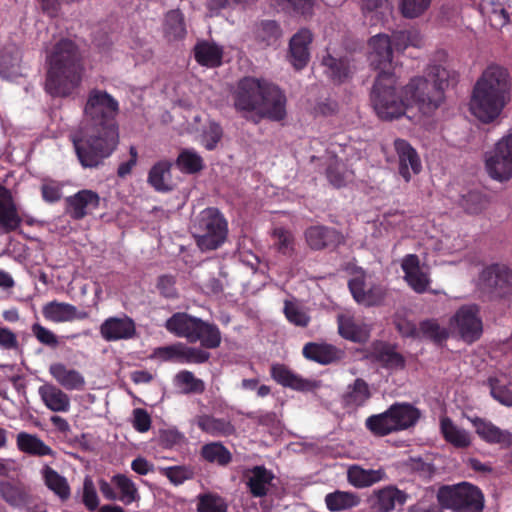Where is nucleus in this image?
I'll return each instance as SVG.
<instances>
[{"instance_id":"f257e3e1","label":"nucleus","mask_w":512,"mask_h":512,"mask_svg":"<svg viewBox=\"0 0 512 512\" xmlns=\"http://www.w3.org/2000/svg\"><path fill=\"white\" fill-rule=\"evenodd\" d=\"M368 45L370 65L379 71L371 92V102L379 118L393 120L404 115L411 118L407 112L414 106L423 115H431L439 108L450 77L446 68L434 66L431 69L433 82L425 77H414L397 92L396 77L392 72L391 38L386 34H378L370 38Z\"/></svg>"},{"instance_id":"f03ea898","label":"nucleus","mask_w":512,"mask_h":512,"mask_svg":"<svg viewBox=\"0 0 512 512\" xmlns=\"http://www.w3.org/2000/svg\"><path fill=\"white\" fill-rule=\"evenodd\" d=\"M118 112L119 103L108 92L96 88L89 91L84 119L70 136L83 168L98 167L116 150L119 144Z\"/></svg>"},{"instance_id":"7ed1b4c3","label":"nucleus","mask_w":512,"mask_h":512,"mask_svg":"<svg viewBox=\"0 0 512 512\" xmlns=\"http://www.w3.org/2000/svg\"><path fill=\"white\" fill-rule=\"evenodd\" d=\"M512 99V76L503 65L489 64L476 79L470 94L469 111L481 123L491 124Z\"/></svg>"},{"instance_id":"20e7f679","label":"nucleus","mask_w":512,"mask_h":512,"mask_svg":"<svg viewBox=\"0 0 512 512\" xmlns=\"http://www.w3.org/2000/svg\"><path fill=\"white\" fill-rule=\"evenodd\" d=\"M237 112L254 123L261 119L281 121L286 116V96L275 85L254 77H243L232 92Z\"/></svg>"},{"instance_id":"39448f33","label":"nucleus","mask_w":512,"mask_h":512,"mask_svg":"<svg viewBox=\"0 0 512 512\" xmlns=\"http://www.w3.org/2000/svg\"><path fill=\"white\" fill-rule=\"evenodd\" d=\"M46 63L45 92L53 98L72 96L80 87L85 70L76 43L67 38L59 40L47 55Z\"/></svg>"},{"instance_id":"423d86ee","label":"nucleus","mask_w":512,"mask_h":512,"mask_svg":"<svg viewBox=\"0 0 512 512\" xmlns=\"http://www.w3.org/2000/svg\"><path fill=\"white\" fill-rule=\"evenodd\" d=\"M165 328L189 343L200 341L205 349H215L221 344V333L215 324L203 321L185 312L174 313L165 323Z\"/></svg>"},{"instance_id":"0eeeda50","label":"nucleus","mask_w":512,"mask_h":512,"mask_svg":"<svg viewBox=\"0 0 512 512\" xmlns=\"http://www.w3.org/2000/svg\"><path fill=\"white\" fill-rule=\"evenodd\" d=\"M420 411L410 403H394L386 411L373 414L365 420L366 429L376 437L403 431L415 426Z\"/></svg>"},{"instance_id":"6e6552de","label":"nucleus","mask_w":512,"mask_h":512,"mask_svg":"<svg viewBox=\"0 0 512 512\" xmlns=\"http://www.w3.org/2000/svg\"><path fill=\"white\" fill-rule=\"evenodd\" d=\"M194 229L196 244L201 251L218 249L228 236V222L215 207H208L199 213Z\"/></svg>"},{"instance_id":"1a4fd4ad","label":"nucleus","mask_w":512,"mask_h":512,"mask_svg":"<svg viewBox=\"0 0 512 512\" xmlns=\"http://www.w3.org/2000/svg\"><path fill=\"white\" fill-rule=\"evenodd\" d=\"M437 501L442 509H451L456 512H481L484 507L481 490L467 482L440 487L437 492Z\"/></svg>"},{"instance_id":"9d476101","label":"nucleus","mask_w":512,"mask_h":512,"mask_svg":"<svg viewBox=\"0 0 512 512\" xmlns=\"http://www.w3.org/2000/svg\"><path fill=\"white\" fill-rule=\"evenodd\" d=\"M485 166L488 175L504 183L512 179V133L503 136L487 155Z\"/></svg>"},{"instance_id":"9b49d317","label":"nucleus","mask_w":512,"mask_h":512,"mask_svg":"<svg viewBox=\"0 0 512 512\" xmlns=\"http://www.w3.org/2000/svg\"><path fill=\"white\" fill-rule=\"evenodd\" d=\"M450 326L466 343L479 340L483 333L479 306L476 304L462 305L450 319Z\"/></svg>"},{"instance_id":"f8f14e48","label":"nucleus","mask_w":512,"mask_h":512,"mask_svg":"<svg viewBox=\"0 0 512 512\" xmlns=\"http://www.w3.org/2000/svg\"><path fill=\"white\" fill-rule=\"evenodd\" d=\"M305 240L309 248L315 251L335 249L345 242V237L334 227L314 225L304 232Z\"/></svg>"},{"instance_id":"ddd939ff","label":"nucleus","mask_w":512,"mask_h":512,"mask_svg":"<svg viewBox=\"0 0 512 512\" xmlns=\"http://www.w3.org/2000/svg\"><path fill=\"white\" fill-rule=\"evenodd\" d=\"M100 334L108 342L132 339L137 334L136 324L126 314L108 317L100 325Z\"/></svg>"},{"instance_id":"4468645a","label":"nucleus","mask_w":512,"mask_h":512,"mask_svg":"<svg viewBox=\"0 0 512 512\" xmlns=\"http://www.w3.org/2000/svg\"><path fill=\"white\" fill-rule=\"evenodd\" d=\"M23 222L12 192L0 184V234L18 230Z\"/></svg>"},{"instance_id":"2eb2a0df","label":"nucleus","mask_w":512,"mask_h":512,"mask_svg":"<svg viewBox=\"0 0 512 512\" xmlns=\"http://www.w3.org/2000/svg\"><path fill=\"white\" fill-rule=\"evenodd\" d=\"M481 284L499 296L507 294L512 286V272L509 268L499 264H492L480 274Z\"/></svg>"},{"instance_id":"dca6fc26","label":"nucleus","mask_w":512,"mask_h":512,"mask_svg":"<svg viewBox=\"0 0 512 512\" xmlns=\"http://www.w3.org/2000/svg\"><path fill=\"white\" fill-rule=\"evenodd\" d=\"M66 212L74 220H81L99 208V195L88 189H83L66 198Z\"/></svg>"},{"instance_id":"f3484780","label":"nucleus","mask_w":512,"mask_h":512,"mask_svg":"<svg viewBox=\"0 0 512 512\" xmlns=\"http://www.w3.org/2000/svg\"><path fill=\"white\" fill-rule=\"evenodd\" d=\"M274 478L273 472L264 465H257L243 471L244 483L253 498L266 497Z\"/></svg>"},{"instance_id":"a211bd4d","label":"nucleus","mask_w":512,"mask_h":512,"mask_svg":"<svg viewBox=\"0 0 512 512\" xmlns=\"http://www.w3.org/2000/svg\"><path fill=\"white\" fill-rule=\"evenodd\" d=\"M394 148L399 159V174L405 182H409L412 175L419 174L422 169L417 151L404 139H396Z\"/></svg>"},{"instance_id":"6ab92c4d","label":"nucleus","mask_w":512,"mask_h":512,"mask_svg":"<svg viewBox=\"0 0 512 512\" xmlns=\"http://www.w3.org/2000/svg\"><path fill=\"white\" fill-rule=\"evenodd\" d=\"M43 317L54 323L73 322L75 320H84L89 317L85 310H79L76 306L57 300L46 303L42 308Z\"/></svg>"},{"instance_id":"aec40b11","label":"nucleus","mask_w":512,"mask_h":512,"mask_svg":"<svg viewBox=\"0 0 512 512\" xmlns=\"http://www.w3.org/2000/svg\"><path fill=\"white\" fill-rule=\"evenodd\" d=\"M313 35L308 29H300L289 42L288 58L296 70L303 69L310 60L309 46Z\"/></svg>"},{"instance_id":"412c9836","label":"nucleus","mask_w":512,"mask_h":512,"mask_svg":"<svg viewBox=\"0 0 512 512\" xmlns=\"http://www.w3.org/2000/svg\"><path fill=\"white\" fill-rule=\"evenodd\" d=\"M401 268L405 274L404 279L408 285L417 293H424L430 279L426 272L420 268V261L416 254L406 255L401 263Z\"/></svg>"},{"instance_id":"4be33fe9","label":"nucleus","mask_w":512,"mask_h":512,"mask_svg":"<svg viewBox=\"0 0 512 512\" xmlns=\"http://www.w3.org/2000/svg\"><path fill=\"white\" fill-rule=\"evenodd\" d=\"M408 497L406 492L389 485L374 491L372 507L377 512H391L396 509L397 506L402 507Z\"/></svg>"},{"instance_id":"5701e85b","label":"nucleus","mask_w":512,"mask_h":512,"mask_svg":"<svg viewBox=\"0 0 512 512\" xmlns=\"http://www.w3.org/2000/svg\"><path fill=\"white\" fill-rule=\"evenodd\" d=\"M371 361L381 364L385 369H403L405 358L386 342L377 341L372 344L368 356Z\"/></svg>"},{"instance_id":"b1692460","label":"nucleus","mask_w":512,"mask_h":512,"mask_svg":"<svg viewBox=\"0 0 512 512\" xmlns=\"http://www.w3.org/2000/svg\"><path fill=\"white\" fill-rule=\"evenodd\" d=\"M325 74L334 84H342L352 78L356 68L348 57L336 58L327 54L322 59Z\"/></svg>"},{"instance_id":"393cba45","label":"nucleus","mask_w":512,"mask_h":512,"mask_svg":"<svg viewBox=\"0 0 512 512\" xmlns=\"http://www.w3.org/2000/svg\"><path fill=\"white\" fill-rule=\"evenodd\" d=\"M473 426L478 436L489 444H498L503 448H509L512 445V434L507 430H502L492 422L476 417L472 420Z\"/></svg>"},{"instance_id":"a878e982","label":"nucleus","mask_w":512,"mask_h":512,"mask_svg":"<svg viewBox=\"0 0 512 512\" xmlns=\"http://www.w3.org/2000/svg\"><path fill=\"white\" fill-rule=\"evenodd\" d=\"M197 427L212 437H230L235 435L236 427L228 418H217L211 414H201L195 418Z\"/></svg>"},{"instance_id":"bb28decb","label":"nucleus","mask_w":512,"mask_h":512,"mask_svg":"<svg viewBox=\"0 0 512 512\" xmlns=\"http://www.w3.org/2000/svg\"><path fill=\"white\" fill-rule=\"evenodd\" d=\"M271 378L279 385L296 391H308L312 388L309 380L294 373L288 366L274 363L270 368Z\"/></svg>"},{"instance_id":"cd10ccee","label":"nucleus","mask_w":512,"mask_h":512,"mask_svg":"<svg viewBox=\"0 0 512 512\" xmlns=\"http://www.w3.org/2000/svg\"><path fill=\"white\" fill-rule=\"evenodd\" d=\"M0 496L10 506L20 508L30 502L28 487L19 480H1Z\"/></svg>"},{"instance_id":"c85d7f7f","label":"nucleus","mask_w":512,"mask_h":512,"mask_svg":"<svg viewBox=\"0 0 512 512\" xmlns=\"http://www.w3.org/2000/svg\"><path fill=\"white\" fill-rule=\"evenodd\" d=\"M195 61L204 67L217 68L222 65L223 48L214 42L198 41L193 48Z\"/></svg>"},{"instance_id":"c756f323","label":"nucleus","mask_w":512,"mask_h":512,"mask_svg":"<svg viewBox=\"0 0 512 512\" xmlns=\"http://www.w3.org/2000/svg\"><path fill=\"white\" fill-rule=\"evenodd\" d=\"M49 373L66 390H82L85 386L84 376L75 369L67 368L63 363H52Z\"/></svg>"},{"instance_id":"7c9ffc66","label":"nucleus","mask_w":512,"mask_h":512,"mask_svg":"<svg viewBox=\"0 0 512 512\" xmlns=\"http://www.w3.org/2000/svg\"><path fill=\"white\" fill-rule=\"evenodd\" d=\"M302 354L308 360L327 365L340 360L342 351L331 344L308 342L304 345Z\"/></svg>"},{"instance_id":"2f4dec72","label":"nucleus","mask_w":512,"mask_h":512,"mask_svg":"<svg viewBox=\"0 0 512 512\" xmlns=\"http://www.w3.org/2000/svg\"><path fill=\"white\" fill-rule=\"evenodd\" d=\"M22 53L15 45H8L0 50V76L14 79L21 75Z\"/></svg>"},{"instance_id":"473e14b6","label":"nucleus","mask_w":512,"mask_h":512,"mask_svg":"<svg viewBox=\"0 0 512 512\" xmlns=\"http://www.w3.org/2000/svg\"><path fill=\"white\" fill-rule=\"evenodd\" d=\"M371 397L368 383L357 378L352 384L347 386L346 391L341 396V403L344 408L356 409L363 406Z\"/></svg>"},{"instance_id":"72a5a7b5","label":"nucleus","mask_w":512,"mask_h":512,"mask_svg":"<svg viewBox=\"0 0 512 512\" xmlns=\"http://www.w3.org/2000/svg\"><path fill=\"white\" fill-rule=\"evenodd\" d=\"M440 431L444 440L457 449L468 448L472 443L470 433L447 416L440 418Z\"/></svg>"},{"instance_id":"f704fd0d","label":"nucleus","mask_w":512,"mask_h":512,"mask_svg":"<svg viewBox=\"0 0 512 512\" xmlns=\"http://www.w3.org/2000/svg\"><path fill=\"white\" fill-rule=\"evenodd\" d=\"M386 477L383 469H364L359 465H352L347 471L348 482L356 488L370 487Z\"/></svg>"},{"instance_id":"c9c22d12","label":"nucleus","mask_w":512,"mask_h":512,"mask_svg":"<svg viewBox=\"0 0 512 512\" xmlns=\"http://www.w3.org/2000/svg\"><path fill=\"white\" fill-rule=\"evenodd\" d=\"M39 395L45 406L53 412H67L70 409V398L60 388L52 384L39 387Z\"/></svg>"},{"instance_id":"e433bc0d","label":"nucleus","mask_w":512,"mask_h":512,"mask_svg":"<svg viewBox=\"0 0 512 512\" xmlns=\"http://www.w3.org/2000/svg\"><path fill=\"white\" fill-rule=\"evenodd\" d=\"M16 444L18 449L33 456H53L54 451L46 445L37 435L20 432L17 435Z\"/></svg>"},{"instance_id":"4c0bfd02","label":"nucleus","mask_w":512,"mask_h":512,"mask_svg":"<svg viewBox=\"0 0 512 512\" xmlns=\"http://www.w3.org/2000/svg\"><path fill=\"white\" fill-rule=\"evenodd\" d=\"M172 163L168 160H161L155 163L148 173V183L158 192H167L171 186L167 180L171 178Z\"/></svg>"},{"instance_id":"58836bf2","label":"nucleus","mask_w":512,"mask_h":512,"mask_svg":"<svg viewBox=\"0 0 512 512\" xmlns=\"http://www.w3.org/2000/svg\"><path fill=\"white\" fill-rule=\"evenodd\" d=\"M45 485L59 497L61 501H66L70 498L71 489L67 479L60 475L56 470L50 466H45L42 471Z\"/></svg>"},{"instance_id":"ea45409f","label":"nucleus","mask_w":512,"mask_h":512,"mask_svg":"<svg viewBox=\"0 0 512 512\" xmlns=\"http://www.w3.org/2000/svg\"><path fill=\"white\" fill-rule=\"evenodd\" d=\"M338 331L343 338L356 343L365 342L369 338L367 329L351 317L338 318Z\"/></svg>"},{"instance_id":"a19ab883","label":"nucleus","mask_w":512,"mask_h":512,"mask_svg":"<svg viewBox=\"0 0 512 512\" xmlns=\"http://www.w3.org/2000/svg\"><path fill=\"white\" fill-rule=\"evenodd\" d=\"M184 174H196L204 168L203 158L193 149H182L175 161Z\"/></svg>"},{"instance_id":"79ce46f5","label":"nucleus","mask_w":512,"mask_h":512,"mask_svg":"<svg viewBox=\"0 0 512 512\" xmlns=\"http://www.w3.org/2000/svg\"><path fill=\"white\" fill-rule=\"evenodd\" d=\"M111 483L119 491L118 500L124 504H131L139 499V493L135 483L125 474H115Z\"/></svg>"},{"instance_id":"37998d69","label":"nucleus","mask_w":512,"mask_h":512,"mask_svg":"<svg viewBox=\"0 0 512 512\" xmlns=\"http://www.w3.org/2000/svg\"><path fill=\"white\" fill-rule=\"evenodd\" d=\"M325 503L330 511L338 512L357 506L359 497L352 492L337 490L326 495Z\"/></svg>"},{"instance_id":"c03bdc74","label":"nucleus","mask_w":512,"mask_h":512,"mask_svg":"<svg viewBox=\"0 0 512 512\" xmlns=\"http://www.w3.org/2000/svg\"><path fill=\"white\" fill-rule=\"evenodd\" d=\"M174 382L183 394H202L206 389L204 381L188 370L179 371Z\"/></svg>"},{"instance_id":"a18cd8bd","label":"nucleus","mask_w":512,"mask_h":512,"mask_svg":"<svg viewBox=\"0 0 512 512\" xmlns=\"http://www.w3.org/2000/svg\"><path fill=\"white\" fill-rule=\"evenodd\" d=\"M202 457L210 462L226 466L232 461L231 452L220 442L205 444L201 450Z\"/></svg>"},{"instance_id":"49530a36","label":"nucleus","mask_w":512,"mask_h":512,"mask_svg":"<svg viewBox=\"0 0 512 512\" xmlns=\"http://www.w3.org/2000/svg\"><path fill=\"white\" fill-rule=\"evenodd\" d=\"M165 33L171 39H182L186 35L184 15L180 10H170L165 17Z\"/></svg>"},{"instance_id":"de8ad7c7","label":"nucleus","mask_w":512,"mask_h":512,"mask_svg":"<svg viewBox=\"0 0 512 512\" xmlns=\"http://www.w3.org/2000/svg\"><path fill=\"white\" fill-rule=\"evenodd\" d=\"M432 0H399L398 9L405 19H416L430 8Z\"/></svg>"},{"instance_id":"09e8293b","label":"nucleus","mask_w":512,"mask_h":512,"mask_svg":"<svg viewBox=\"0 0 512 512\" xmlns=\"http://www.w3.org/2000/svg\"><path fill=\"white\" fill-rule=\"evenodd\" d=\"M198 512H227L228 506L223 497L216 493H202L197 496Z\"/></svg>"},{"instance_id":"8fccbe9b","label":"nucleus","mask_w":512,"mask_h":512,"mask_svg":"<svg viewBox=\"0 0 512 512\" xmlns=\"http://www.w3.org/2000/svg\"><path fill=\"white\" fill-rule=\"evenodd\" d=\"M419 332L424 338L432 340L435 343H442L449 336L447 329L441 327L434 319L421 321L419 324Z\"/></svg>"},{"instance_id":"3c124183","label":"nucleus","mask_w":512,"mask_h":512,"mask_svg":"<svg viewBox=\"0 0 512 512\" xmlns=\"http://www.w3.org/2000/svg\"><path fill=\"white\" fill-rule=\"evenodd\" d=\"M273 237L275 239L274 246L280 254L289 257L293 255L295 239L290 231L284 228H276L273 231Z\"/></svg>"},{"instance_id":"603ef678","label":"nucleus","mask_w":512,"mask_h":512,"mask_svg":"<svg viewBox=\"0 0 512 512\" xmlns=\"http://www.w3.org/2000/svg\"><path fill=\"white\" fill-rule=\"evenodd\" d=\"M461 207L469 214H479L487 206V199L479 191H470L460 200Z\"/></svg>"},{"instance_id":"864d4df0","label":"nucleus","mask_w":512,"mask_h":512,"mask_svg":"<svg viewBox=\"0 0 512 512\" xmlns=\"http://www.w3.org/2000/svg\"><path fill=\"white\" fill-rule=\"evenodd\" d=\"M284 315L293 325L298 327H307L310 322V316L296 303L286 300L284 302Z\"/></svg>"},{"instance_id":"5fc2aeb1","label":"nucleus","mask_w":512,"mask_h":512,"mask_svg":"<svg viewBox=\"0 0 512 512\" xmlns=\"http://www.w3.org/2000/svg\"><path fill=\"white\" fill-rule=\"evenodd\" d=\"M185 344L177 342L168 346L158 347L155 349L154 355L165 362L182 363Z\"/></svg>"},{"instance_id":"6e6d98bb","label":"nucleus","mask_w":512,"mask_h":512,"mask_svg":"<svg viewBox=\"0 0 512 512\" xmlns=\"http://www.w3.org/2000/svg\"><path fill=\"white\" fill-rule=\"evenodd\" d=\"M491 396L500 404L512 407V390L505 384L501 383L499 379H489Z\"/></svg>"},{"instance_id":"4d7b16f0","label":"nucleus","mask_w":512,"mask_h":512,"mask_svg":"<svg viewBox=\"0 0 512 512\" xmlns=\"http://www.w3.org/2000/svg\"><path fill=\"white\" fill-rule=\"evenodd\" d=\"M282 36L280 25L274 20H264L260 24L259 37L267 45L275 44Z\"/></svg>"},{"instance_id":"13d9d810","label":"nucleus","mask_w":512,"mask_h":512,"mask_svg":"<svg viewBox=\"0 0 512 512\" xmlns=\"http://www.w3.org/2000/svg\"><path fill=\"white\" fill-rule=\"evenodd\" d=\"M203 145L204 147L212 151L223 137V129L221 125L216 121H209L206 129L203 131Z\"/></svg>"},{"instance_id":"bf43d9fd","label":"nucleus","mask_w":512,"mask_h":512,"mask_svg":"<svg viewBox=\"0 0 512 512\" xmlns=\"http://www.w3.org/2000/svg\"><path fill=\"white\" fill-rule=\"evenodd\" d=\"M33 336L39 343L51 349H56L59 345L58 336L40 323H34L31 326Z\"/></svg>"},{"instance_id":"052dcab7","label":"nucleus","mask_w":512,"mask_h":512,"mask_svg":"<svg viewBox=\"0 0 512 512\" xmlns=\"http://www.w3.org/2000/svg\"><path fill=\"white\" fill-rule=\"evenodd\" d=\"M82 502L89 511H95L99 506V498L91 478L86 477L83 483Z\"/></svg>"},{"instance_id":"680f3d73","label":"nucleus","mask_w":512,"mask_h":512,"mask_svg":"<svg viewBox=\"0 0 512 512\" xmlns=\"http://www.w3.org/2000/svg\"><path fill=\"white\" fill-rule=\"evenodd\" d=\"M283 10H291L296 14L307 15L312 11V0H274Z\"/></svg>"},{"instance_id":"e2e57ef3","label":"nucleus","mask_w":512,"mask_h":512,"mask_svg":"<svg viewBox=\"0 0 512 512\" xmlns=\"http://www.w3.org/2000/svg\"><path fill=\"white\" fill-rule=\"evenodd\" d=\"M156 287L159 293L165 298L174 299L178 296L176 289V278L173 275L159 276Z\"/></svg>"},{"instance_id":"0e129e2a","label":"nucleus","mask_w":512,"mask_h":512,"mask_svg":"<svg viewBox=\"0 0 512 512\" xmlns=\"http://www.w3.org/2000/svg\"><path fill=\"white\" fill-rule=\"evenodd\" d=\"M0 349L6 351H19L20 343L15 332L0 325Z\"/></svg>"},{"instance_id":"69168bd1","label":"nucleus","mask_w":512,"mask_h":512,"mask_svg":"<svg viewBox=\"0 0 512 512\" xmlns=\"http://www.w3.org/2000/svg\"><path fill=\"white\" fill-rule=\"evenodd\" d=\"M210 358V353L197 347L187 346L185 344L182 363L203 364Z\"/></svg>"},{"instance_id":"338daca9","label":"nucleus","mask_w":512,"mask_h":512,"mask_svg":"<svg viewBox=\"0 0 512 512\" xmlns=\"http://www.w3.org/2000/svg\"><path fill=\"white\" fill-rule=\"evenodd\" d=\"M385 297V292L380 286H372L368 290H365L364 295H361V301L359 304L366 307L377 306L382 303Z\"/></svg>"},{"instance_id":"774afa93","label":"nucleus","mask_w":512,"mask_h":512,"mask_svg":"<svg viewBox=\"0 0 512 512\" xmlns=\"http://www.w3.org/2000/svg\"><path fill=\"white\" fill-rule=\"evenodd\" d=\"M326 176L330 184L336 188H340L345 185L342 165L338 163V161H334L327 167Z\"/></svg>"}]
</instances>
